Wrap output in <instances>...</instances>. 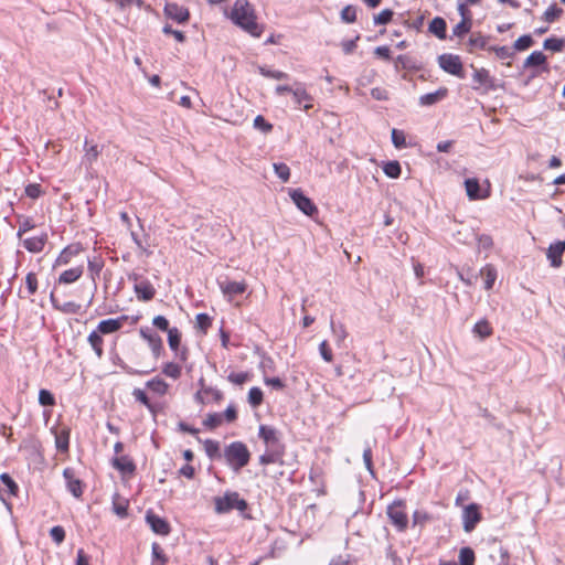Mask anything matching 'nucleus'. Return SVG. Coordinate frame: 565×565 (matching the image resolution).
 <instances>
[{"label": "nucleus", "mask_w": 565, "mask_h": 565, "mask_svg": "<svg viewBox=\"0 0 565 565\" xmlns=\"http://www.w3.org/2000/svg\"><path fill=\"white\" fill-rule=\"evenodd\" d=\"M232 22L254 38H260L264 26L256 21V12L248 0H236L230 13Z\"/></svg>", "instance_id": "obj_1"}, {"label": "nucleus", "mask_w": 565, "mask_h": 565, "mask_svg": "<svg viewBox=\"0 0 565 565\" xmlns=\"http://www.w3.org/2000/svg\"><path fill=\"white\" fill-rule=\"evenodd\" d=\"M258 436L265 444V452L259 456L260 465L269 463H282V457L285 455V446L280 440L279 431L267 425H260L258 429Z\"/></svg>", "instance_id": "obj_2"}, {"label": "nucleus", "mask_w": 565, "mask_h": 565, "mask_svg": "<svg viewBox=\"0 0 565 565\" xmlns=\"http://www.w3.org/2000/svg\"><path fill=\"white\" fill-rule=\"evenodd\" d=\"M223 456L234 472H239L250 459L247 446L242 441H233L224 448Z\"/></svg>", "instance_id": "obj_3"}, {"label": "nucleus", "mask_w": 565, "mask_h": 565, "mask_svg": "<svg viewBox=\"0 0 565 565\" xmlns=\"http://www.w3.org/2000/svg\"><path fill=\"white\" fill-rule=\"evenodd\" d=\"M215 512L217 514L228 513L232 510L244 512L248 504L236 491H227L223 497L214 498Z\"/></svg>", "instance_id": "obj_4"}, {"label": "nucleus", "mask_w": 565, "mask_h": 565, "mask_svg": "<svg viewBox=\"0 0 565 565\" xmlns=\"http://www.w3.org/2000/svg\"><path fill=\"white\" fill-rule=\"evenodd\" d=\"M438 65L444 72L450 75L457 76L459 78L466 77L463 65L459 55L444 53L438 56Z\"/></svg>", "instance_id": "obj_5"}, {"label": "nucleus", "mask_w": 565, "mask_h": 565, "mask_svg": "<svg viewBox=\"0 0 565 565\" xmlns=\"http://www.w3.org/2000/svg\"><path fill=\"white\" fill-rule=\"evenodd\" d=\"M471 67L473 68V89L477 90L483 88L484 92H490L498 88L495 78L490 75V72L487 68H476L473 65H471Z\"/></svg>", "instance_id": "obj_6"}, {"label": "nucleus", "mask_w": 565, "mask_h": 565, "mask_svg": "<svg viewBox=\"0 0 565 565\" xmlns=\"http://www.w3.org/2000/svg\"><path fill=\"white\" fill-rule=\"evenodd\" d=\"M387 515L392 524L398 531H404L406 529L408 519L405 512V504L403 501L398 500L388 505Z\"/></svg>", "instance_id": "obj_7"}, {"label": "nucleus", "mask_w": 565, "mask_h": 565, "mask_svg": "<svg viewBox=\"0 0 565 565\" xmlns=\"http://www.w3.org/2000/svg\"><path fill=\"white\" fill-rule=\"evenodd\" d=\"M289 195L295 205L306 215L313 216L318 213V209L315 203L303 194L300 189L290 190Z\"/></svg>", "instance_id": "obj_8"}, {"label": "nucleus", "mask_w": 565, "mask_h": 565, "mask_svg": "<svg viewBox=\"0 0 565 565\" xmlns=\"http://www.w3.org/2000/svg\"><path fill=\"white\" fill-rule=\"evenodd\" d=\"M481 521V513L477 503L468 504L462 512V526L465 532L470 533Z\"/></svg>", "instance_id": "obj_9"}, {"label": "nucleus", "mask_w": 565, "mask_h": 565, "mask_svg": "<svg viewBox=\"0 0 565 565\" xmlns=\"http://www.w3.org/2000/svg\"><path fill=\"white\" fill-rule=\"evenodd\" d=\"M146 523L150 526V529L159 535L167 536L169 535L171 527L169 522L156 514L152 510H148L146 512Z\"/></svg>", "instance_id": "obj_10"}, {"label": "nucleus", "mask_w": 565, "mask_h": 565, "mask_svg": "<svg viewBox=\"0 0 565 565\" xmlns=\"http://www.w3.org/2000/svg\"><path fill=\"white\" fill-rule=\"evenodd\" d=\"M168 343L170 349L174 352L175 356L180 360V362H185L188 360V349L181 348V333L178 328L173 327L171 330H168Z\"/></svg>", "instance_id": "obj_11"}, {"label": "nucleus", "mask_w": 565, "mask_h": 565, "mask_svg": "<svg viewBox=\"0 0 565 565\" xmlns=\"http://www.w3.org/2000/svg\"><path fill=\"white\" fill-rule=\"evenodd\" d=\"M218 287L228 300L246 291L247 285L244 281H233L228 278L218 280Z\"/></svg>", "instance_id": "obj_12"}, {"label": "nucleus", "mask_w": 565, "mask_h": 565, "mask_svg": "<svg viewBox=\"0 0 565 565\" xmlns=\"http://www.w3.org/2000/svg\"><path fill=\"white\" fill-rule=\"evenodd\" d=\"M164 14L178 23H186L190 18V12L185 7L179 6L174 2H168L164 6Z\"/></svg>", "instance_id": "obj_13"}, {"label": "nucleus", "mask_w": 565, "mask_h": 565, "mask_svg": "<svg viewBox=\"0 0 565 565\" xmlns=\"http://www.w3.org/2000/svg\"><path fill=\"white\" fill-rule=\"evenodd\" d=\"M63 477L66 481L67 490L75 498H81L83 494V484L79 479L75 478L74 470L71 468H65L63 471Z\"/></svg>", "instance_id": "obj_14"}, {"label": "nucleus", "mask_w": 565, "mask_h": 565, "mask_svg": "<svg viewBox=\"0 0 565 565\" xmlns=\"http://www.w3.org/2000/svg\"><path fill=\"white\" fill-rule=\"evenodd\" d=\"M128 320V317L127 316H121L119 318H116V319H106V320H102L98 326H97V330L98 332H100L102 334H109V333H113V332H116L118 331L119 329L122 328L124 323Z\"/></svg>", "instance_id": "obj_15"}, {"label": "nucleus", "mask_w": 565, "mask_h": 565, "mask_svg": "<svg viewBox=\"0 0 565 565\" xmlns=\"http://www.w3.org/2000/svg\"><path fill=\"white\" fill-rule=\"evenodd\" d=\"M113 467L121 472L122 475H134L136 471V465L132 459L126 455L116 456L111 460Z\"/></svg>", "instance_id": "obj_16"}, {"label": "nucleus", "mask_w": 565, "mask_h": 565, "mask_svg": "<svg viewBox=\"0 0 565 565\" xmlns=\"http://www.w3.org/2000/svg\"><path fill=\"white\" fill-rule=\"evenodd\" d=\"M565 252V242H556L551 244L547 249V258L552 267H559L562 264V256Z\"/></svg>", "instance_id": "obj_17"}, {"label": "nucleus", "mask_w": 565, "mask_h": 565, "mask_svg": "<svg viewBox=\"0 0 565 565\" xmlns=\"http://www.w3.org/2000/svg\"><path fill=\"white\" fill-rule=\"evenodd\" d=\"M134 290L137 295V298L142 301H149L156 295V289L147 279L135 284Z\"/></svg>", "instance_id": "obj_18"}, {"label": "nucleus", "mask_w": 565, "mask_h": 565, "mask_svg": "<svg viewBox=\"0 0 565 565\" xmlns=\"http://www.w3.org/2000/svg\"><path fill=\"white\" fill-rule=\"evenodd\" d=\"M140 334L145 340H147L153 355L158 358L163 351L162 339L158 334L151 333L145 329H140Z\"/></svg>", "instance_id": "obj_19"}, {"label": "nucleus", "mask_w": 565, "mask_h": 565, "mask_svg": "<svg viewBox=\"0 0 565 565\" xmlns=\"http://www.w3.org/2000/svg\"><path fill=\"white\" fill-rule=\"evenodd\" d=\"M46 242H47V234L43 233L40 236L25 238L23 241V246L30 253H40L43 250Z\"/></svg>", "instance_id": "obj_20"}, {"label": "nucleus", "mask_w": 565, "mask_h": 565, "mask_svg": "<svg viewBox=\"0 0 565 565\" xmlns=\"http://www.w3.org/2000/svg\"><path fill=\"white\" fill-rule=\"evenodd\" d=\"M292 97H294V102L296 105L298 106H303V109L308 110L312 107L311 104H309V102H311V96L307 93V90L305 89V87L302 85H297L294 89H292Z\"/></svg>", "instance_id": "obj_21"}, {"label": "nucleus", "mask_w": 565, "mask_h": 565, "mask_svg": "<svg viewBox=\"0 0 565 565\" xmlns=\"http://www.w3.org/2000/svg\"><path fill=\"white\" fill-rule=\"evenodd\" d=\"M447 88H439L436 92L422 95L419 97V104L422 106H431L443 100L447 96Z\"/></svg>", "instance_id": "obj_22"}, {"label": "nucleus", "mask_w": 565, "mask_h": 565, "mask_svg": "<svg viewBox=\"0 0 565 565\" xmlns=\"http://www.w3.org/2000/svg\"><path fill=\"white\" fill-rule=\"evenodd\" d=\"M428 30L440 40H445L447 36V23L440 17H436L430 21Z\"/></svg>", "instance_id": "obj_23"}, {"label": "nucleus", "mask_w": 565, "mask_h": 565, "mask_svg": "<svg viewBox=\"0 0 565 565\" xmlns=\"http://www.w3.org/2000/svg\"><path fill=\"white\" fill-rule=\"evenodd\" d=\"M83 271L84 270H83L82 266H77V267H73L67 270H64L58 277V282L65 284V285L75 282L83 275Z\"/></svg>", "instance_id": "obj_24"}, {"label": "nucleus", "mask_w": 565, "mask_h": 565, "mask_svg": "<svg viewBox=\"0 0 565 565\" xmlns=\"http://www.w3.org/2000/svg\"><path fill=\"white\" fill-rule=\"evenodd\" d=\"M113 511L121 519L128 515V501L117 492L113 495Z\"/></svg>", "instance_id": "obj_25"}, {"label": "nucleus", "mask_w": 565, "mask_h": 565, "mask_svg": "<svg viewBox=\"0 0 565 565\" xmlns=\"http://www.w3.org/2000/svg\"><path fill=\"white\" fill-rule=\"evenodd\" d=\"M168 556L166 555L164 551L160 546L159 543L154 542L151 545V565H167L168 564Z\"/></svg>", "instance_id": "obj_26"}, {"label": "nucleus", "mask_w": 565, "mask_h": 565, "mask_svg": "<svg viewBox=\"0 0 565 565\" xmlns=\"http://www.w3.org/2000/svg\"><path fill=\"white\" fill-rule=\"evenodd\" d=\"M465 186H466L467 195L470 200H479V199L483 198L480 194V184L477 179H475V178L466 179Z\"/></svg>", "instance_id": "obj_27"}, {"label": "nucleus", "mask_w": 565, "mask_h": 565, "mask_svg": "<svg viewBox=\"0 0 565 565\" xmlns=\"http://www.w3.org/2000/svg\"><path fill=\"white\" fill-rule=\"evenodd\" d=\"M472 332L480 339H486L492 334L493 329L488 320L482 319L473 326Z\"/></svg>", "instance_id": "obj_28"}, {"label": "nucleus", "mask_w": 565, "mask_h": 565, "mask_svg": "<svg viewBox=\"0 0 565 565\" xmlns=\"http://www.w3.org/2000/svg\"><path fill=\"white\" fill-rule=\"evenodd\" d=\"M480 274L484 276V289L490 290L497 279V270L492 265H486L481 268Z\"/></svg>", "instance_id": "obj_29"}, {"label": "nucleus", "mask_w": 565, "mask_h": 565, "mask_svg": "<svg viewBox=\"0 0 565 565\" xmlns=\"http://www.w3.org/2000/svg\"><path fill=\"white\" fill-rule=\"evenodd\" d=\"M468 50L472 52L475 49L488 50V38L482 34H472L468 41Z\"/></svg>", "instance_id": "obj_30"}, {"label": "nucleus", "mask_w": 565, "mask_h": 565, "mask_svg": "<svg viewBox=\"0 0 565 565\" xmlns=\"http://www.w3.org/2000/svg\"><path fill=\"white\" fill-rule=\"evenodd\" d=\"M100 334L102 333L98 332V330H95V331L90 332L88 335V342L98 358H102L103 352H104L103 351L104 340Z\"/></svg>", "instance_id": "obj_31"}, {"label": "nucleus", "mask_w": 565, "mask_h": 565, "mask_svg": "<svg viewBox=\"0 0 565 565\" xmlns=\"http://www.w3.org/2000/svg\"><path fill=\"white\" fill-rule=\"evenodd\" d=\"M55 446L56 449L61 452H66L70 446V430L62 429L60 433L55 435Z\"/></svg>", "instance_id": "obj_32"}, {"label": "nucleus", "mask_w": 565, "mask_h": 565, "mask_svg": "<svg viewBox=\"0 0 565 565\" xmlns=\"http://www.w3.org/2000/svg\"><path fill=\"white\" fill-rule=\"evenodd\" d=\"M146 386L151 390L152 392L159 394V395H164L167 394L168 390H169V385L168 383H166L160 377H154L150 381H148L146 383Z\"/></svg>", "instance_id": "obj_33"}, {"label": "nucleus", "mask_w": 565, "mask_h": 565, "mask_svg": "<svg viewBox=\"0 0 565 565\" xmlns=\"http://www.w3.org/2000/svg\"><path fill=\"white\" fill-rule=\"evenodd\" d=\"M546 62V56L541 51L532 52L524 61L523 67L530 68L533 66L543 65Z\"/></svg>", "instance_id": "obj_34"}, {"label": "nucleus", "mask_w": 565, "mask_h": 565, "mask_svg": "<svg viewBox=\"0 0 565 565\" xmlns=\"http://www.w3.org/2000/svg\"><path fill=\"white\" fill-rule=\"evenodd\" d=\"M563 9L559 8L556 3L550 6L542 15V19L547 23H553L557 19H559L563 14Z\"/></svg>", "instance_id": "obj_35"}, {"label": "nucleus", "mask_w": 565, "mask_h": 565, "mask_svg": "<svg viewBox=\"0 0 565 565\" xmlns=\"http://www.w3.org/2000/svg\"><path fill=\"white\" fill-rule=\"evenodd\" d=\"M78 249L72 246L65 247L57 256L54 266H62L70 263L71 258L77 254Z\"/></svg>", "instance_id": "obj_36"}, {"label": "nucleus", "mask_w": 565, "mask_h": 565, "mask_svg": "<svg viewBox=\"0 0 565 565\" xmlns=\"http://www.w3.org/2000/svg\"><path fill=\"white\" fill-rule=\"evenodd\" d=\"M18 221H19V230L17 233V236L19 238H21L23 234H25L26 232H29L35 227L33 220L29 216L19 215Z\"/></svg>", "instance_id": "obj_37"}, {"label": "nucleus", "mask_w": 565, "mask_h": 565, "mask_svg": "<svg viewBox=\"0 0 565 565\" xmlns=\"http://www.w3.org/2000/svg\"><path fill=\"white\" fill-rule=\"evenodd\" d=\"M476 555L471 547H462L459 551V565H475Z\"/></svg>", "instance_id": "obj_38"}, {"label": "nucleus", "mask_w": 565, "mask_h": 565, "mask_svg": "<svg viewBox=\"0 0 565 565\" xmlns=\"http://www.w3.org/2000/svg\"><path fill=\"white\" fill-rule=\"evenodd\" d=\"M383 171L388 178L396 179L401 175L402 168L398 161L393 160L383 166Z\"/></svg>", "instance_id": "obj_39"}, {"label": "nucleus", "mask_w": 565, "mask_h": 565, "mask_svg": "<svg viewBox=\"0 0 565 565\" xmlns=\"http://www.w3.org/2000/svg\"><path fill=\"white\" fill-rule=\"evenodd\" d=\"M162 373L173 380H178L181 376V366L174 362H167L162 367Z\"/></svg>", "instance_id": "obj_40"}, {"label": "nucleus", "mask_w": 565, "mask_h": 565, "mask_svg": "<svg viewBox=\"0 0 565 565\" xmlns=\"http://www.w3.org/2000/svg\"><path fill=\"white\" fill-rule=\"evenodd\" d=\"M204 450L210 459L221 457L220 444L216 440L206 439L204 440Z\"/></svg>", "instance_id": "obj_41"}, {"label": "nucleus", "mask_w": 565, "mask_h": 565, "mask_svg": "<svg viewBox=\"0 0 565 565\" xmlns=\"http://www.w3.org/2000/svg\"><path fill=\"white\" fill-rule=\"evenodd\" d=\"M258 72L265 77L274 78L277 81L289 78V75L287 73L281 71H273L267 66H258Z\"/></svg>", "instance_id": "obj_42"}, {"label": "nucleus", "mask_w": 565, "mask_h": 565, "mask_svg": "<svg viewBox=\"0 0 565 565\" xmlns=\"http://www.w3.org/2000/svg\"><path fill=\"white\" fill-rule=\"evenodd\" d=\"M331 331L339 345L345 340L348 335L345 327L342 323H335L333 320H331Z\"/></svg>", "instance_id": "obj_43"}, {"label": "nucleus", "mask_w": 565, "mask_h": 565, "mask_svg": "<svg viewBox=\"0 0 565 565\" xmlns=\"http://www.w3.org/2000/svg\"><path fill=\"white\" fill-rule=\"evenodd\" d=\"M132 395L136 398V401L145 405L152 414H156L154 405L150 402L149 397L142 390L135 388Z\"/></svg>", "instance_id": "obj_44"}, {"label": "nucleus", "mask_w": 565, "mask_h": 565, "mask_svg": "<svg viewBox=\"0 0 565 565\" xmlns=\"http://www.w3.org/2000/svg\"><path fill=\"white\" fill-rule=\"evenodd\" d=\"M222 423H223V415L221 413L207 414L206 418L203 420V425L209 429H215Z\"/></svg>", "instance_id": "obj_45"}, {"label": "nucleus", "mask_w": 565, "mask_h": 565, "mask_svg": "<svg viewBox=\"0 0 565 565\" xmlns=\"http://www.w3.org/2000/svg\"><path fill=\"white\" fill-rule=\"evenodd\" d=\"M471 29V21L470 19H462L459 23H457L452 29V35L462 38L465 34H467Z\"/></svg>", "instance_id": "obj_46"}, {"label": "nucleus", "mask_w": 565, "mask_h": 565, "mask_svg": "<svg viewBox=\"0 0 565 565\" xmlns=\"http://www.w3.org/2000/svg\"><path fill=\"white\" fill-rule=\"evenodd\" d=\"M565 45L564 39L548 38L544 41L543 47L553 52H561Z\"/></svg>", "instance_id": "obj_47"}, {"label": "nucleus", "mask_w": 565, "mask_h": 565, "mask_svg": "<svg viewBox=\"0 0 565 565\" xmlns=\"http://www.w3.org/2000/svg\"><path fill=\"white\" fill-rule=\"evenodd\" d=\"M99 156V150L97 145L88 146V141H85V156L84 160L86 163L92 164L94 161L97 160Z\"/></svg>", "instance_id": "obj_48"}, {"label": "nucleus", "mask_w": 565, "mask_h": 565, "mask_svg": "<svg viewBox=\"0 0 565 565\" xmlns=\"http://www.w3.org/2000/svg\"><path fill=\"white\" fill-rule=\"evenodd\" d=\"M263 391L259 387H252L248 392V403L252 407H258L263 403Z\"/></svg>", "instance_id": "obj_49"}, {"label": "nucleus", "mask_w": 565, "mask_h": 565, "mask_svg": "<svg viewBox=\"0 0 565 565\" xmlns=\"http://www.w3.org/2000/svg\"><path fill=\"white\" fill-rule=\"evenodd\" d=\"M534 41L530 34L520 36L513 44L515 51H525L533 45Z\"/></svg>", "instance_id": "obj_50"}, {"label": "nucleus", "mask_w": 565, "mask_h": 565, "mask_svg": "<svg viewBox=\"0 0 565 565\" xmlns=\"http://www.w3.org/2000/svg\"><path fill=\"white\" fill-rule=\"evenodd\" d=\"M274 170L276 175L282 181L287 182L290 178V169L286 163L277 162L274 163Z\"/></svg>", "instance_id": "obj_51"}, {"label": "nucleus", "mask_w": 565, "mask_h": 565, "mask_svg": "<svg viewBox=\"0 0 565 565\" xmlns=\"http://www.w3.org/2000/svg\"><path fill=\"white\" fill-rule=\"evenodd\" d=\"M489 51L494 52L501 60L511 58L514 55L513 50L509 46H489Z\"/></svg>", "instance_id": "obj_52"}, {"label": "nucleus", "mask_w": 565, "mask_h": 565, "mask_svg": "<svg viewBox=\"0 0 565 565\" xmlns=\"http://www.w3.org/2000/svg\"><path fill=\"white\" fill-rule=\"evenodd\" d=\"M394 12L391 9H384L379 14L374 17V24L375 25H384L387 24L392 18Z\"/></svg>", "instance_id": "obj_53"}, {"label": "nucleus", "mask_w": 565, "mask_h": 565, "mask_svg": "<svg viewBox=\"0 0 565 565\" xmlns=\"http://www.w3.org/2000/svg\"><path fill=\"white\" fill-rule=\"evenodd\" d=\"M39 403L42 406H53L55 405V397L50 391L42 388L39 392Z\"/></svg>", "instance_id": "obj_54"}, {"label": "nucleus", "mask_w": 565, "mask_h": 565, "mask_svg": "<svg viewBox=\"0 0 565 565\" xmlns=\"http://www.w3.org/2000/svg\"><path fill=\"white\" fill-rule=\"evenodd\" d=\"M0 480L8 488V491L10 494L17 495V493L19 491V487L8 473H6V472L2 473L0 476Z\"/></svg>", "instance_id": "obj_55"}, {"label": "nucleus", "mask_w": 565, "mask_h": 565, "mask_svg": "<svg viewBox=\"0 0 565 565\" xmlns=\"http://www.w3.org/2000/svg\"><path fill=\"white\" fill-rule=\"evenodd\" d=\"M392 142L398 149L404 148L406 146V138L404 131L395 128L392 129Z\"/></svg>", "instance_id": "obj_56"}, {"label": "nucleus", "mask_w": 565, "mask_h": 565, "mask_svg": "<svg viewBox=\"0 0 565 565\" xmlns=\"http://www.w3.org/2000/svg\"><path fill=\"white\" fill-rule=\"evenodd\" d=\"M341 19L347 23H353L356 20V9L353 6H347L341 11Z\"/></svg>", "instance_id": "obj_57"}, {"label": "nucleus", "mask_w": 565, "mask_h": 565, "mask_svg": "<svg viewBox=\"0 0 565 565\" xmlns=\"http://www.w3.org/2000/svg\"><path fill=\"white\" fill-rule=\"evenodd\" d=\"M51 539L58 545L65 540V530L61 525L53 526L50 530Z\"/></svg>", "instance_id": "obj_58"}, {"label": "nucleus", "mask_w": 565, "mask_h": 565, "mask_svg": "<svg viewBox=\"0 0 565 565\" xmlns=\"http://www.w3.org/2000/svg\"><path fill=\"white\" fill-rule=\"evenodd\" d=\"M196 327L202 330L203 332H206V330L210 328L212 320L209 315L206 313H199L196 315Z\"/></svg>", "instance_id": "obj_59"}, {"label": "nucleus", "mask_w": 565, "mask_h": 565, "mask_svg": "<svg viewBox=\"0 0 565 565\" xmlns=\"http://www.w3.org/2000/svg\"><path fill=\"white\" fill-rule=\"evenodd\" d=\"M254 127L263 132H269L273 129V125L269 124L262 115L256 116L254 119Z\"/></svg>", "instance_id": "obj_60"}, {"label": "nucleus", "mask_w": 565, "mask_h": 565, "mask_svg": "<svg viewBox=\"0 0 565 565\" xmlns=\"http://www.w3.org/2000/svg\"><path fill=\"white\" fill-rule=\"evenodd\" d=\"M81 306L74 301H67L60 305L58 310L63 313L75 315L79 311Z\"/></svg>", "instance_id": "obj_61"}, {"label": "nucleus", "mask_w": 565, "mask_h": 565, "mask_svg": "<svg viewBox=\"0 0 565 565\" xmlns=\"http://www.w3.org/2000/svg\"><path fill=\"white\" fill-rule=\"evenodd\" d=\"M25 284L29 295H34L38 290V278L34 273H29L25 277Z\"/></svg>", "instance_id": "obj_62"}, {"label": "nucleus", "mask_w": 565, "mask_h": 565, "mask_svg": "<svg viewBox=\"0 0 565 565\" xmlns=\"http://www.w3.org/2000/svg\"><path fill=\"white\" fill-rule=\"evenodd\" d=\"M25 194L31 199H38L42 195L41 185L38 183H30L25 186Z\"/></svg>", "instance_id": "obj_63"}, {"label": "nucleus", "mask_w": 565, "mask_h": 565, "mask_svg": "<svg viewBox=\"0 0 565 565\" xmlns=\"http://www.w3.org/2000/svg\"><path fill=\"white\" fill-rule=\"evenodd\" d=\"M319 352L321 354V358L326 362H331L333 360L332 351L326 340H323L319 345Z\"/></svg>", "instance_id": "obj_64"}]
</instances>
